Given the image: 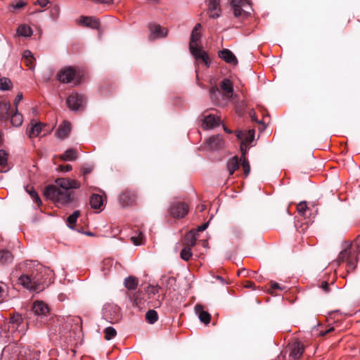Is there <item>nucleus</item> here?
<instances>
[{
    "instance_id": "nucleus-1",
    "label": "nucleus",
    "mask_w": 360,
    "mask_h": 360,
    "mask_svg": "<svg viewBox=\"0 0 360 360\" xmlns=\"http://www.w3.org/2000/svg\"><path fill=\"white\" fill-rule=\"evenodd\" d=\"M24 266L25 272L18 282L25 288L39 292L53 282V273L49 268L34 262H27Z\"/></svg>"
},
{
    "instance_id": "nucleus-2",
    "label": "nucleus",
    "mask_w": 360,
    "mask_h": 360,
    "mask_svg": "<svg viewBox=\"0 0 360 360\" xmlns=\"http://www.w3.org/2000/svg\"><path fill=\"white\" fill-rule=\"evenodd\" d=\"M80 187V182L76 179L58 178L55 185H50L45 188L44 195L58 207L65 206L75 200L72 189H79Z\"/></svg>"
},
{
    "instance_id": "nucleus-3",
    "label": "nucleus",
    "mask_w": 360,
    "mask_h": 360,
    "mask_svg": "<svg viewBox=\"0 0 360 360\" xmlns=\"http://www.w3.org/2000/svg\"><path fill=\"white\" fill-rule=\"evenodd\" d=\"M200 28L201 25L200 23H197L195 25L191 35L189 49L196 60H201L207 67H209L211 63L209 56L207 53L202 49L201 46H199V41L201 38Z\"/></svg>"
},
{
    "instance_id": "nucleus-4",
    "label": "nucleus",
    "mask_w": 360,
    "mask_h": 360,
    "mask_svg": "<svg viewBox=\"0 0 360 360\" xmlns=\"http://www.w3.org/2000/svg\"><path fill=\"white\" fill-rule=\"evenodd\" d=\"M360 254V235L353 241L348 248L340 252L339 260L346 262L349 269H354Z\"/></svg>"
},
{
    "instance_id": "nucleus-5",
    "label": "nucleus",
    "mask_w": 360,
    "mask_h": 360,
    "mask_svg": "<svg viewBox=\"0 0 360 360\" xmlns=\"http://www.w3.org/2000/svg\"><path fill=\"white\" fill-rule=\"evenodd\" d=\"M231 6L235 17L246 18L252 10L249 0H231Z\"/></svg>"
},
{
    "instance_id": "nucleus-6",
    "label": "nucleus",
    "mask_w": 360,
    "mask_h": 360,
    "mask_svg": "<svg viewBox=\"0 0 360 360\" xmlns=\"http://www.w3.org/2000/svg\"><path fill=\"white\" fill-rule=\"evenodd\" d=\"M103 318L110 323H117L122 319L120 308L115 304L107 303L103 309Z\"/></svg>"
},
{
    "instance_id": "nucleus-7",
    "label": "nucleus",
    "mask_w": 360,
    "mask_h": 360,
    "mask_svg": "<svg viewBox=\"0 0 360 360\" xmlns=\"http://www.w3.org/2000/svg\"><path fill=\"white\" fill-rule=\"evenodd\" d=\"M76 70L72 67H65L60 70L57 74L58 79L64 84L73 82L75 85L79 84V81L76 80Z\"/></svg>"
},
{
    "instance_id": "nucleus-8",
    "label": "nucleus",
    "mask_w": 360,
    "mask_h": 360,
    "mask_svg": "<svg viewBox=\"0 0 360 360\" xmlns=\"http://www.w3.org/2000/svg\"><path fill=\"white\" fill-rule=\"evenodd\" d=\"M188 212V207L183 202H173L169 209L170 215L174 218H183Z\"/></svg>"
},
{
    "instance_id": "nucleus-9",
    "label": "nucleus",
    "mask_w": 360,
    "mask_h": 360,
    "mask_svg": "<svg viewBox=\"0 0 360 360\" xmlns=\"http://www.w3.org/2000/svg\"><path fill=\"white\" fill-rule=\"evenodd\" d=\"M66 103L70 110H78L84 105L85 98L82 95L72 93L67 98Z\"/></svg>"
},
{
    "instance_id": "nucleus-10",
    "label": "nucleus",
    "mask_w": 360,
    "mask_h": 360,
    "mask_svg": "<svg viewBox=\"0 0 360 360\" xmlns=\"http://www.w3.org/2000/svg\"><path fill=\"white\" fill-rule=\"evenodd\" d=\"M136 193L129 190L123 191L119 196V201L122 207L134 205L136 204Z\"/></svg>"
},
{
    "instance_id": "nucleus-11",
    "label": "nucleus",
    "mask_w": 360,
    "mask_h": 360,
    "mask_svg": "<svg viewBox=\"0 0 360 360\" xmlns=\"http://www.w3.org/2000/svg\"><path fill=\"white\" fill-rule=\"evenodd\" d=\"M290 354H289V359L290 360H297L301 357L304 351V346L302 343L299 341H295L289 346Z\"/></svg>"
},
{
    "instance_id": "nucleus-12",
    "label": "nucleus",
    "mask_w": 360,
    "mask_h": 360,
    "mask_svg": "<svg viewBox=\"0 0 360 360\" xmlns=\"http://www.w3.org/2000/svg\"><path fill=\"white\" fill-rule=\"evenodd\" d=\"M220 89L222 91V96L226 100L230 99L233 96V83L229 79H224L220 83Z\"/></svg>"
},
{
    "instance_id": "nucleus-13",
    "label": "nucleus",
    "mask_w": 360,
    "mask_h": 360,
    "mask_svg": "<svg viewBox=\"0 0 360 360\" xmlns=\"http://www.w3.org/2000/svg\"><path fill=\"white\" fill-rule=\"evenodd\" d=\"M150 31V38L157 39L164 37L167 34V30L165 28L162 27L160 25L157 24H151L148 26Z\"/></svg>"
},
{
    "instance_id": "nucleus-14",
    "label": "nucleus",
    "mask_w": 360,
    "mask_h": 360,
    "mask_svg": "<svg viewBox=\"0 0 360 360\" xmlns=\"http://www.w3.org/2000/svg\"><path fill=\"white\" fill-rule=\"evenodd\" d=\"M43 124L41 122H35L32 121L30 124L27 126L26 134L28 135L30 138L37 137L40 135L42 131Z\"/></svg>"
},
{
    "instance_id": "nucleus-15",
    "label": "nucleus",
    "mask_w": 360,
    "mask_h": 360,
    "mask_svg": "<svg viewBox=\"0 0 360 360\" xmlns=\"http://www.w3.org/2000/svg\"><path fill=\"white\" fill-rule=\"evenodd\" d=\"M205 144L210 150H219L224 146V141L220 135H216L209 138Z\"/></svg>"
},
{
    "instance_id": "nucleus-16",
    "label": "nucleus",
    "mask_w": 360,
    "mask_h": 360,
    "mask_svg": "<svg viewBox=\"0 0 360 360\" xmlns=\"http://www.w3.org/2000/svg\"><path fill=\"white\" fill-rule=\"evenodd\" d=\"M218 56L224 60L226 63L236 65L238 64V60L236 56L227 49H224L218 52Z\"/></svg>"
},
{
    "instance_id": "nucleus-17",
    "label": "nucleus",
    "mask_w": 360,
    "mask_h": 360,
    "mask_svg": "<svg viewBox=\"0 0 360 360\" xmlns=\"http://www.w3.org/2000/svg\"><path fill=\"white\" fill-rule=\"evenodd\" d=\"M220 124V118L214 115L205 116L202 120V127L205 129H212L219 126Z\"/></svg>"
},
{
    "instance_id": "nucleus-18",
    "label": "nucleus",
    "mask_w": 360,
    "mask_h": 360,
    "mask_svg": "<svg viewBox=\"0 0 360 360\" xmlns=\"http://www.w3.org/2000/svg\"><path fill=\"white\" fill-rule=\"evenodd\" d=\"M255 130L249 129L248 131H238L236 135L237 138L246 144L251 143L255 139Z\"/></svg>"
},
{
    "instance_id": "nucleus-19",
    "label": "nucleus",
    "mask_w": 360,
    "mask_h": 360,
    "mask_svg": "<svg viewBox=\"0 0 360 360\" xmlns=\"http://www.w3.org/2000/svg\"><path fill=\"white\" fill-rule=\"evenodd\" d=\"M195 311L202 323L207 325L210 322L211 316L207 311L204 310L202 305L200 304H196L195 306Z\"/></svg>"
},
{
    "instance_id": "nucleus-20",
    "label": "nucleus",
    "mask_w": 360,
    "mask_h": 360,
    "mask_svg": "<svg viewBox=\"0 0 360 360\" xmlns=\"http://www.w3.org/2000/svg\"><path fill=\"white\" fill-rule=\"evenodd\" d=\"M210 99L216 105H221L222 100H225L222 96L221 91L217 86H212L210 89Z\"/></svg>"
},
{
    "instance_id": "nucleus-21",
    "label": "nucleus",
    "mask_w": 360,
    "mask_h": 360,
    "mask_svg": "<svg viewBox=\"0 0 360 360\" xmlns=\"http://www.w3.org/2000/svg\"><path fill=\"white\" fill-rule=\"evenodd\" d=\"M220 1L210 0L208 9L210 17L215 18L219 16L220 13Z\"/></svg>"
},
{
    "instance_id": "nucleus-22",
    "label": "nucleus",
    "mask_w": 360,
    "mask_h": 360,
    "mask_svg": "<svg viewBox=\"0 0 360 360\" xmlns=\"http://www.w3.org/2000/svg\"><path fill=\"white\" fill-rule=\"evenodd\" d=\"M161 285L166 288V290H176V279L173 276H164L161 278Z\"/></svg>"
},
{
    "instance_id": "nucleus-23",
    "label": "nucleus",
    "mask_w": 360,
    "mask_h": 360,
    "mask_svg": "<svg viewBox=\"0 0 360 360\" xmlns=\"http://www.w3.org/2000/svg\"><path fill=\"white\" fill-rule=\"evenodd\" d=\"M32 310L36 315L45 316L49 312V307L41 301L34 302Z\"/></svg>"
},
{
    "instance_id": "nucleus-24",
    "label": "nucleus",
    "mask_w": 360,
    "mask_h": 360,
    "mask_svg": "<svg viewBox=\"0 0 360 360\" xmlns=\"http://www.w3.org/2000/svg\"><path fill=\"white\" fill-rule=\"evenodd\" d=\"M70 131V123L67 121H65L60 126H59L56 131V135L59 139H63L66 138L69 135Z\"/></svg>"
},
{
    "instance_id": "nucleus-25",
    "label": "nucleus",
    "mask_w": 360,
    "mask_h": 360,
    "mask_svg": "<svg viewBox=\"0 0 360 360\" xmlns=\"http://www.w3.org/2000/svg\"><path fill=\"white\" fill-rule=\"evenodd\" d=\"M11 104L5 101H0V119H8L11 113Z\"/></svg>"
},
{
    "instance_id": "nucleus-26",
    "label": "nucleus",
    "mask_w": 360,
    "mask_h": 360,
    "mask_svg": "<svg viewBox=\"0 0 360 360\" xmlns=\"http://www.w3.org/2000/svg\"><path fill=\"white\" fill-rule=\"evenodd\" d=\"M79 23L93 29H97L99 27V22L94 17L82 16L79 19Z\"/></svg>"
},
{
    "instance_id": "nucleus-27",
    "label": "nucleus",
    "mask_w": 360,
    "mask_h": 360,
    "mask_svg": "<svg viewBox=\"0 0 360 360\" xmlns=\"http://www.w3.org/2000/svg\"><path fill=\"white\" fill-rule=\"evenodd\" d=\"M22 60L25 65L30 69L33 70L34 68L35 58L30 51L26 50L24 51L22 54Z\"/></svg>"
},
{
    "instance_id": "nucleus-28",
    "label": "nucleus",
    "mask_w": 360,
    "mask_h": 360,
    "mask_svg": "<svg viewBox=\"0 0 360 360\" xmlns=\"http://www.w3.org/2000/svg\"><path fill=\"white\" fill-rule=\"evenodd\" d=\"M90 205L93 209L101 210L103 205L102 196L98 194H93L90 198Z\"/></svg>"
},
{
    "instance_id": "nucleus-29",
    "label": "nucleus",
    "mask_w": 360,
    "mask_h": 360,
    "mask_svg": "<svg viewBox=\"0 0 360 360\" xmlns=\"http://www.w3.org/2000/svg\"><path fill=\"white\" fill-rule=\"evenodd\" d=\"M8 154L4 150H0V172H6L10 167L8 165Z\"/></svg>"
},
{
    "instance_id": "nucleus-30",
    "label": "nucleus",
    "mask_w": 360,
    "mask_h": 360,
    "mask_svg": "<svg viewBox=\"0 0 360 360\" xmlns=\"http://www.w3.org/2000/svg\"><path fill=\"white\" fill-rule=\"evenodd\" d=\"M59 158L63 161H73L77 158V151L76 149H68L63 154L59 156Z\"/></svg>"
},
{
    "instance_id": "nucleus-31",
    "label": "nucleus",
    "mask_w": 360,
    "mask_h": 360,
    "mask_svg": "<svg viewBox=\"0 0 360 360\" xmlns=\"http://www.w3.org/2000/svg\"><path fill=\"white\" fill-rule=\"evenodd\" d=\"M198 234L196 231L191 230L186 236L185 244L187 247H193L195 245Z\"/></svg>"
},
{
    "instance_id": "nucleus-32",
    "label": "nucleus",
    "mask_w": 360,
    "mask_h": 360,
    "mask_svg": "<svg viewBox=\"0 0 360 360\" xmlns=\"http://www.w3.org/2000/svg\"><path fill=\"white\" fill-rule=\"evenodd\" d=\"M16 34L18 36L30 37L32 35V30L29 25L22 24L17 28Z\"/></svg>"
},
{
    "instance_id": "nucleus-33",
    "label": "nucleus",
    "mask_w": 360,
    "mask_h": 360,
    "mask_svg": "<svg viewBox=\"0 0 360 360\" xmlns=\"http://www.w3.org/2000/svg\"><path fill=\"white\" fill-rule=\"evenodd\" d=\"M226 167L229 175H232L239 167V160L237 156H234L230 159L226 164Z\"/></svg>"
},
{
    "instance_id": "nucleus-34",
    "label": "nucleus",
    "mask_w": 360,
    "mask_h": 360,
    "mask_svg": "<svg viewBox=\"0 0 360 360\" xmlns=\"http://www.w3.org/2000/svg\"><path fill=\"white\" fill-rule=\"evenodd\" d=\"M124 284L128 290H135L139 285V280L135 276H129L124 279Z\"/></svg>"
},
{
    "instance_id": "nucleus-35",
    "label": "nucleus",
    "mask_w": 360,
    "mask_h": 360,
    "mask_svg": "<svg viewBox=\"0 0 360 360\" xmlns=\"http://www.w3.org/2000/svg\"><path fill=\"white\" fill-rule=\"evenodd\" d=\"M10 117L11 122L13 126L19 127L22 124L23 122L22 115L17 110L13 113L11 112Z\"/></svg>"
},
{
    "instance_id": "nucleus-36",
    "label": "nucleus",
    "mask_w": 360,
    "mask_h": 360,
    "mask_svg": "<svg viewBox=\"0 0 360 360\" xmlns=\"http://www.w3.org/2000/svg\"><path fill=\"white\" fill-rule=\"evenodd\" d=\"M12 254L7 250H1L0 251V264H5L12 262L13 260Z\"/></svg>"
},
{
    "instance_id": "nucleus-37",
    "label": "nucleus",
    "mask_w": 360,
    "mask_h": 360,
    "mask_svg": "<svg viewBox=\"0 0 360 360\" xmlns=\"http://www.w3.org/2000/svg\"><path fill=\"white\" fill-rule=\"evenodd\" d=\"M297 210L299 214L304 218L307 217V212L309 211V207H307V205L304 201L300 202L297 205Z\"/></svg>"
},
{
    "instance_id": "nucleus-38",
    "label": "nucleus",
    "mask_w": 360,
    "mask_h": 360,
    "mask_svg": "<svg viewBox=\"0 0 360 360\" xmlns=\"http://www.w3.org/2000/svg\"><path fill=\"white\" fill-rule=\"evenodd\" d=\"M146 319L150 324L155 323L158 319V315L154 309H150L146 314Z\"/></svg>"
},
{
    "instance_id": "nucleus-39",
    "label": "nucleus",
    "mask_w": 360,
    "mask_h": 360,
    "mask_svg": "<svg viewBox=\"0 0 360 360\" xmlns=\"http://www.w3.org/2000/svg\"><path fill=\"white\" fill-rule=\"evenodd\" d=\"M104 337L106 340H110L113 339L117 335L116 330L111 326L107 327L105 328L104 331Z\"/></svg>"
},
{
    "instance_id": "nucleus-40",
    "label": "nucleus",
    "mask_w": 360,
    "mask_h": 360,
    "mask_svg": "<svg viewBox=\"0 0 360 360\" xmlns=\"http://www.w3.org/2000/svg\"><path fill=\"white\" fill-rule=\"evenodd\" d=\"M134 302L138 307H141L144 304L143 294L142 292L138 291L134 295Z\"/></svg>"
},
{
    "instance_id": "nucleus-41",
    "label": "nucleus",
    "mask_w": 360,
    "mask_h": 360,
    "mask_svg": "<svg viewBox=\"0 0 360 360\" xmlns=\"http://www.w3.org/2000/svg\"><path fill=\"white\" fill-rule=\"evenodd\" d=\"M79 216V211H75L71 215L68 217L67 223L70 228L72 229L77 222V218Z\"/></svg>"
},
{
    "instance_id": "nucleus-42",
    "label": "nucleus",
    "mask_w": 360,
    "mask_h": 360,
    "mask_svg": "<svg viewBox=\"0 0 360 360\" xmlns=\"http://www.w3.org/2000/svg\"><path fill=\"white\" fill-rule=\"evenodd\" d=\"M12 87V83L8 78L3 77L0 79V89L2 91L9 90Z\"/></svg>"
},
{
    "instance_id": "nucleus-43",
    "label": "nucleus",
    "mask_w": 360,
    "mask_h": 360,
    "mask_svg": "<svg viewBox=\"0 0 360 360\" xmlns=\"http://www.w3.org/2000/svg\"><path fill=\"white\" fill-rule=\"evenodd\" d=\"M192 256L191 248L186 246L181 252V257L185 261H188Z\"/></svg>"
},
{
    "instance_id": "nucleus-44",
    "label": "nucleus",
    "mask_w": 360,
    "mask_h": 360,
    "mask_svg": "<svg viewBox=\"0 0 360 360\" xmlns=\"http://www.w3.org/2000/svg\"><path fill=\"white\" fill-rule=\"evenodd\" d=\"M159 289L160 288L158 285H149L147 287L146 292L148 294V297L151 298L159 292Z\"/></svg>"
},
{
    "instance_id": "nucleus-45",
    "label": "nucleus",
    "mask_w": 360,
    "mask_h": 360,
    "mask_svg": "<svg viewBox=\"0 0 360 360\" xmlns=\"http://www.w3.org/2000/svg\"><path fill=\"white\" fill-rule=\"evenodd\" d=\"M240 161H242V167L243 169L244 174L245 176H248L250 172V166L249 164L248 160L246 159V158H244V159H240Z\"/></svg>"
},
{
    "instance_id": "nucleus-46",
    "label": "nucleus",
    "mask_w": 360,
    "mask_h": 360,
    "mask_svg": "<svg viewBox=\"0 0 360 360\" xmlns=\"http://www.w3.org/2000/svg\"><path fill=\"white\" fill-rule=\"evenodd\" d=\"M27 191L30 193V196L33 198L34 201L38 205H40L41 204V201L37 193L33 188H32L31 190L27 189Z\"/></svg>"
},
{
    "instance_id": "nucleus-47",
    "label": "nucleus",
    "mask_w": 360,
    "mask_h": 360,
    "mask_svg": "<svg viewBox=\"0 0 360 360\" xmlns=\"http://www.w3.org/2000/svg\"><path fill=\"white\" fill-rule=\"evenodd\" d=\"M93 170V167L91 165H84L81 168V172L84 176V181H86V176L90 174Z\"/></svg>"
},
{
    "instance_id": "nucleus-48",
    "label": "nucleus",
    "mask_w": 360,
    "mask_h": 360,
    "mask_svg": "<svg viewBox=\"0 0 360 360\" xmlns=\"http://www.w3.org/2000/svg\"><path fill=\"white\" fill-rule=\"evenodd\" d=\"M10 321L12 323H16L17 325H18L22 321V317L18 314H14L11 317Z\"/></svg>"
},
{
    "instance_id": "nucleus-49",
    "label": "nucleus",
    "mask_w": 360,
    "mask_h": 360,
    "mask_svg": "<svg viewBox=\"0 0 360 360\" xmlns=\"http://www.w3.org/2000/svg\"><path fill=\"white\" fill-rule=\"evenodd\" d=\"M25 5H26V3L25 1H23L22 0H19V1H16L15 3L12 4L11 6L14 9H20V8L24 7Z\"/></svg>"
},
{
    "instance_id": "nucleus-50",
    "label": "nucleus",
    "mask_w": 360,
    "mask_h": 360,
    "mask_svg": "<svg viewBox=\"0 0 360 360\" xmlns=\"http://www.w3.org/2000/svg\"><path fill=\"white\" fill-rule=\"evenodd\" d=\"M248 145L246 144L245 143L241 142L240 150H241L242 155H241L240 159H244V158H245V155H246L247 150H248Z\"/></svg>"
},
{
    "instance_id": "nucleus-51",
    "label": "nucleus",
    "mask_w": 360,
    "mask_h": 360,
    "mask_svg": "<svg viewBox=\"0 0 360 360\" xmlns=\"http://www.w3.org/2000/svg\"><path fill=\"white\" fill-rule=\"evenodd\" d=\"M72 169V166L70 165H59L58 167V169L60 171V172H70L71 171Z\"/></svg>"
},
{
    "instance_id": "nucleus-52",
    "label": "nucleus",
    "mask_w": 360,
    "mask_h": 360,
    "mask_svg": "<svg viewBox=\"0 0 360 360\" xmlns=\"http://www.w3.org/2000/svg\"><path fill=\"white\" fill-rule=\"evenodd\" d=\"M270 287H271V290H283V288H282L278 283H277L276 282H273V281H271L270 283Z\"/></svg>"
},
{
    "instance_id": "nucleus-53",
    "label": "nucleus",
    "mask_w": 360,
    "mask_h": 360,
    "mask_svg": "<svg viewBox=\"0 0 360 360\" xmlns=\"http://www.w3.org/2000/svg\"><path fill=\"white\" fill-rule=\"evenodd\" d=\"M321 288L325 292H328L330 291L329 285L326 281H323L321 283Z\"/></svg>"
},
{
    "instance_id": "nucleus-54",
    "label": "nucleus",
    "mask_w": 360,
    "mask_h": 360,
    "mask_svg": "<svg viewBox=\"0 0 360 360\" xmlns=\"http://www.w3.org/2000/svg\"><path fill=\"white\" fill-rule=\"evenodd\" d=\"M243 286L246 288L255 289V283L252 281H247L244 283Z\"/></svg>"
},
{
    "instance_id": "nucleus-55",
    "label": "nucleus",
    "mask_w": 360,
    "mask_h": 360,
    "mask_svg": "<svg viewBox=\"0 0 360 360\" xmlns=\"http://www.w3.org/2000/svg\"><path fill=\"white\" fill-rule=\"evenodd\" d=\"M335 330V327L333 326H331L328 329H327L325 331H321L319 333V335L321 336H324L326 335V334L329 333H331L332 331H333Z\"/></svg>"
},
{
    "instance_id": "nucleus-56",
    "label": "nucleus",
    "mask_w": 360,
    "mask_h": 360,
    "mask_svg": "<svg viewBox=\"0 0 360 360\" xmlns=\"http://www.w3.org/2000/svg\"><path fill=\"white\" fill-rule=\"evenodd\" d=\"M49 3V0H37L36 4L40 5L41 7L46 6Z\"/></svg>"
},
{
    "instance_id": "nucleus-57",
    "label": "nucleus",
    "mask_w": 360,
    "mask_h": 360,
    "mask_svg": "<svg viewBox=\"0 0 360 360\" xmlns=\"http://www.w3.org/2000/svg\"><path fill=\"white\" fill-rule=\"evenodd\" d=\"M22 94H18L14 101L15 105H17L18 104V103L22 101Z\"/></svg>"
},
{
    "instance_id": "nucleus-58",
    "label": "nucleus",
    "mask_w": 360,
    "mask_h": 360,
    "mask_svg": "<svg viewBox=\"0 0 360 360\" xmlns=\"http://www.w3.org/2000/svg\"><path fill=\"white\" fill-rule=\"evenodd\" d=\"M208 226V222L205 223L198 227L197 231H205Z\"/></svg>"
},
{
    "instance_id": "nucleus-59",
    "label": "nucleus",
    "mask_w": 360,
    "mask_h": 360,
    "mask_svg": "<svg viewBox=\"0 0 360 360\" xmlns=\"http://www.w3.org/2000/svg\"><path fill=\"white\" fill-rule=\"evenodd\" d=\"M141 238H136V237H131V240L133 241V243H134V245H139L141 244Z\"/></svg>"
},
{
    "instance_id": "nucleus-60",
    "label": "nucleus",
    "mask_w": 360,
    "mask_h": 360,
    "mask_svg": "<svg viewBox=\"0 0 360 360\" xmlns=\"http://www.w3.org/2000/svg\"><path fill=\"white\" fill-rule=\"evenodd\" d=\"M205 208H206V205L204 204H201V205H199L197 206L196 210L198 212H202L205 210Z\"/></svg>"
},
{
    "instance_id": "nucleus-61",
    "label": "nucleus",
    "mask_w": 360,
    "mask_h": 360,
    "mask_svg": "<svg viewBox=\"0 0 360 360\" xmlns=\"http://www.w3.org/2000/svg\"><path fill=\"white\" fill-rule=\"evenodd\" d=\"M238 276L243 275L244 276H247L248 271H246L245 269H243L238 271Z\"/></svg>"
},
{
    "instance_id": "nucleus-62",
    "label": "nucleus",
    "mask_w": 360,
    "mask_h": 360,
    "mask_svg": "<svg viewBox=\"0 0 360 360\" xmlns=\"http://www.w3.org/2000/svg\"><path fill=\"white\" fill-rule=\"evenodd\" d=\"M75 321L77 323H79V324H81V323H82V320H81V319H80L79 317L76 318Z\"/></svg>"
},
{
    "instance_id": "nucleus-63",
    "label": "nucleus",
    "mask_w": 360,
    "mask_h": 360,
    "mask_svg": "<svg viewBox=\"0 0 360 360\" xmlns=\"http://www.w3.org/2000/svg\"><path fill=\"white\" fill-rule=\"evenodd\" d=\"M224 129L226 132H227L228 134H231L232 131L231 130H229V129H227L225 126H224Z\"/></svg>"
},
{
    "instance_id": "nucleus-64",
    "label": "nucleus",
    "mask_w": 360,
    "mask_h": 360,
    "mask_svg": "<svg viewBox=\"0 0 360 360\" xmlns=\"http://www.w3.org/2000/svg\"><path fill=\"white\" fill-rule=\"evenodd\" d=\"M217 279H218L219 281H220L221 283H224V281L222 277L219 276H217Z\"/></svg>"
}]
</instances>
